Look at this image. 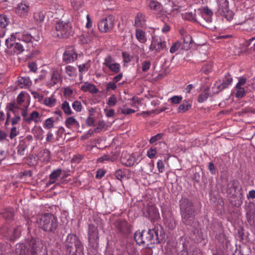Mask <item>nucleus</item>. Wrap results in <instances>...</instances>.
I'll return each mask as SVG.
<instances>
[{
    "instance_id": "nucleus-59",
    "label": "nucleus",
    "mask_w": 255,
    "mask_h": 255,
    "mask_svg": "<svg viewBox=\"0 0 255 255\" xmlns=\"http://www.w3.org/2000/svg\"><path fill=\"white\" fill-rule=\"evenodd\" d=\"M21 120V118L19 115H14L12 118H10V123L12 126L17 124Z\"/></svg>"
},
{
    "instance_id": "nucleus-12",
    "label": "nucleus",
    "mask_w": 255,
    "mask_h": 255,
    "mask_svg": "<svg viewBox=\"0 0 255 255\" xmlns=\"http://www.w3.org/2000/svg\"><path fill=\"white\" fill-rule=\"evenodd\" d=\"M13 35H15V38L19 41L23 43L25 46L30 43H32L33 40H39V37L36 38L33 37L30 33L27 31H23L21 32H15Z\"/></svg>"
},
{
    "instance_id": "nucleus-39",
    "label": "nucleus",
    "mask_w": 255,
    "mask_h": 255,
    "mask_svg": "<svg viewBox=\"0 0 255 255\" xmlns=\"http://www.w3.org/2000/svg\"><path fill=\"white\" fill-rule=\"evenodd\" d=\"M65 72L70 77H74L77 76V69L72 66H67L65 67Z\"/></svg>"
},
{
    "instance_id": "nucleus-23",
    "label": "nucleus",
    "mask_w": 255,
    "mask_h": 255,
    "mask_svg": "<svg viewBox=\"0 0 255 255\" xmlns=\"http://www.w3.org/2000/svg\"><path fill=\"white\" fill-rule=\"evenodd\" d=\"M56 103L57 99L55 95L52 94L50 97L43 98L41 104L49 108H52L56 106Z\"/></svg>"
},
{
    "instance_id": "nucleus-49",
    "label": "nucleus",
    "mask_w": 255,
    "mask_h": 255,
    "mask_svg": "<svg viewBox=\"0 0 255 255\" xmlns=\"http://www.w3.org/2000/svg\"><path fill=\"white\" fill-rule=\"evenodd\" d=\"M106 124L104 121H99L98 122L97 127L94 129V131L96 133L101 132L105 127Z\"/></svg>"
},
{
    "instance_id": "nucleus-7",
    "label": "nucleus",
    "mask_w": 255,
    "mask_h": 255,
    "mask_svg": "<svg viewBox=\"0 0 255 255\" xmlns=\"http://www.w3.org/2000/svg\"><path fill=\"white\" fill-rule=\"evenodd\" d=\"M27 253L30 255H47L46 252L43 251V245L39 239L32 238L28 243Z\"/></svg>"
},
{
    "instance_id": "nucleus-19",
    "label": "nucleus",
    "mask_w": 255,
    "mask_h": 255,
    "mask_svg": "<svg viewBox=\"0 0 255 255\" xmlns=\"http://www.w3.org/2000/svg\"><path fill=\"white\" fill-rule=\"evenodd\" d=\"M62 77L60 73L57 70H54L51 75V79L48 82V85L52 87L57 84H61Z\"/></svg>"
},
{
    "instance_id": "nucleus-13",
    "label": "nucleus",
    "mask_w": 255,
    "mask_h": 255,
    "mask_svg": "<svg viewBox=\"0 0 255 255\" xmlns=\"http://www.w3.org/2000/svg\"><path fill=\"white\" fill-rule=\"evenodd\" d=\"M88 230L89 242L93 248L96 247L99 240L97 228L94 225L90 224L89 225Z\"/></svg>"
},
{
    "instance_id": "nucleus-51",
    "label": "nucleus",
    "mask_w": 255,
    "mask_h": 255,
    "mask_svg": "<svg viewBox=\"0 0 255 255\" xmlns=\"http://www.w3.org/2000/svg\"><path fill=\"white\" fill-rule=\"evenodd\" d=\"M73 109L77 112H80L82 110V105L81 102L79 101H75L72 104Z\"/></svg>"
},
{
    "instance_id": "nucleus-6",
    "label": "nucleus",
    "mask_w": 255,
    "mask_h": 255,
    "mask_svg": "<svg viewBox=\"0 0 255 255\" xmlns=\"http://www.w3.org/2000/svg\"><path fill=\"white\" fill-rule=\"evenodd\" d=\"M121 66L110 54L107 55L102 63V71L108 75L117 74L121 72Z\"/></svg>"
},
{
    "instance_id": "nucleus-61",
    "label": "nucleus",
    "mask_w": 255,
    "mask_h": 255,
    "mask_svg": "<svg viewBox=\"0 0 255 255\" xmlns=\"http://www.w3.org/2000/svg\"><path fill=\"white\" fill-rule=\"evenodd\" d=\"M182 38L184 43L189 44L192 43L193 41L192 37L188 33H185V36H184Z\"/></svg>"
},
{
    "instance_id": "nucleus-26",
    "label": "nucleus",
    "mask_w": 255,
    "mask_h": 255,
    "mask_svg": "<svg viewBox=\"0 0 255 255\" xmlns=\"http://www.w3.org/2000/svg\"><path fill=\"white\" fill-rule=\"evenodd\" d=\"M65 126L68 128H78L80 124L74 117H69L66 119L65 121Z\"/></svg>"
},
{
    "instance_id": "nucleus-47",
    "label": "nucleus",
    "mask_w": 255,
    "mask_h": 255,
    "mask_svg": "<svg viewBox=\"0 0 255 255\" xmlns=\"http://www.w3.org/2000/svg\"><path fill=\"white\" fill-rule=\"evenodd\" d=\"M90 68V64L88 62L79 65L78 66L79 71L81 74L85 73L86 72H87Z\"/></svg>"
},
{
    "instance_id": "nucleus-9",
    "label": "nucleus",
    "mask_w": 255,
    "mask_h": 255,
    "mask_svg": "<svg viewBox=\"0 0 255 255\" xmlns=\"http://www.w3.org/2000/svg\"><path fill=\"white\" fill-rule=\"evenodd\" d=\"M28 106L25 107V109H22L21 116L22 117L23 122L26 124H30L32 122L37 124L41 121V116L36 111H32L28 114L27 109Z\"/></svg>"
},
{
    "instance_id": "nucleus-20",
    "label": "nucleus",
    "mask_w": 255,
    "mask_h": 255,
    "mask_svg": "<svg viewBox=\"0 0 255 255\" xmlns=\"http://www.w3.org/2000/svg\"><path fill=\"white\" fill-rule=\"evenodd\" d=\"M29 6L24 3H18L15 8V13L21 17H25L28 14Z\"/></svg>"
},
{
    "instance_id": "nucleus-36",
    "label": "nucleus",
    "mask_w": 255,
    "mask_h": 255,
    "mask_svg": "<svg viewBox=\"0 0 255 255\" xmlns=\"http://www.w3.org/2000/svg\"><path fill=\"white\" fill-rule=\"evenodd\" d=\"M61 108L64 114L66 115H71L73 114L69 103L67 101H64L61 106Z\"/></svg>"
},
{
    "instance_id": "nucleus-48",
    "label": "nucleus",
    "mask_w": 255,
    "mask_h": 255,
    "mask_svg": "<svg viewBox=\"0 0 255 255\" xmlns=\"http://www.w3.org/2000/svg\"><path fill=\"white\" fill-rule=\"evenodd\" d=\"M117 103V99L116 96L114 94L112 95L108 100L107 104L110 107L115 106Z\"/></svg>"
},
{
    "instance_id": "nucleus-14",
    "label": "nucleus",
    "mask_w": 255,
    "mask_h": 255,
    "mask_svg": "<svg viewBox=\"0 0 255 255\" xmlns=\"http://www.w3.org/2000/svg\"><path fill=\"white\" fill-rule=\"evenodd\" d=\"M246 82V78L243 77H240L239 78V81L235 86L236 90L235 96L236 98L241 99L246 96L247 91L245 90V88L243 87V86L245 84Z\"/></svg>"
},
{
    "instance_id": "nucleus-34",
    "label": "nucleus",
    "mask_w": 255,
    "mask_h": 255,
    "mask_svg": "<svg viewBox=\"0 0 255 255\" xmlns=\"http://www.w3.org/2000/svg\"><path fill=\"white\" fill-rule=\"evenodd\" d=\"M182 17L184 20H187L193 22H197L196 13L192 12H186L182 14Z\"/></svg>"
},
{
    "instance_id": "nucleus-17",
    "label": "nucleus",
    "mask_w": 255,
    "mask_h": 255,
    "mask_svg": "<svg viewBox=\"0 0 255 255\" xmlns=\"http://www.w3.org/2000/svg\"><path fill=\"white\" fill-rule=\"evenodd\" d=\"M239 188H241L240 182L237 180H232L228 182L227 185L226 191L228 194L231 196H233Z\"/></svg>"
},
{
    "instance_id": "nucleus-45",
    "label": "nucleus",
    "mask_w": 255,
    "mask_h": 255,
    "mask_svg": "<svg viewBox=\"0 0 255 255\" xmlns=\"http://www.w3.org/2000/svg\"><path fill=\"white\" fill-rule=\"evenodd\" d=\"M151 62L150 60H146L141 62V70L143 72L148 71L151 67Z\"/></svg>"
},
{
    "instance_id": "nucleus-63",
    "label": "nucleus",
    "mask_w": 255,
    "mask_h": 255,
    "mask_svg": "<svg viewBox=\"0 0 255 255\" xmlns=\"http://www.w3.org/2000/svg\"><path fill=\"white\" fill-rule=\"evenodd\" d=\"M157 167L159 172L163 173L164 170V164L161 160H159L157 163Z\"/></svg>"
},
{
    "instance_id": "nucleus-29",
    "label": "nucleus",
    "mask_w": 255,
    "mask_h": 255,
    "mask_svg": "<svg viewBox=\"0 0 255 255\" xmlns=\"http://www.w3.org/2000/svg\"><path fill=\"white\" fill-rule=\"evenodd\" d=\"M146 3L149 8L155 11H158L161 8V4L155 0H146Z\"/></svg>"
},
{
    "instance_id": "nucleus-15",
    "label": "nucleus",
    "mask_w": 255,
    "mask_h": 255,
    "mask_svg": "<svg viewBox=\"0 0 255 255\" xmlns=\"http://www.w3.org/2000/svg\"><path fill=\"white\" fill-rule=\"evenodd\" d=\"M116 228L119 232L124 236H127L130 233L129 225L126 220H118Z\"/></svg>"
},
{
    "instance_id": "nucleus-41",
    "label": "nucleus",
    "mask_w": 255,
    "mask_h": 255,
    "mask_svg": "<svg viewBox=\"0 0 255 255\" xmlns=\"http://www.w3.org/2000/svg\"><path fill=\"white\" fill-rule=\"evenodd\" d=\"M44 131L41 127H39L35 128L33 131L34 137L38 140H42L44 137Z\"/></svg>"
},
{
    "instance_id": "nucleus-4",
    "label": "nucleus",
    "mask_w": 255,
    "mask_h": 255,
    "mask_svg": "<svg viewBox=\"0 0 255 255\" xmlns=\"http://www.w3.org/2000/svg\"><path fill=\"white\" fill-rule=\"evenodd\" d=\"M39 227L45 232H53L58 227L57 218L52 214L45 213L37 218Z\"/></svg>"
},
{
    "instance_id": "nucleus-50",
    "label": "nucleus",
    "mask_w": 255,
    "mask_h": 255,
    "mask_svg": "<svg viewBox=\"0 0 255 255\" xmlns=\"http://www.w3.org/2000/svg\"><path fill=\"white\" fill-rule=\"evenodd\" d=\"M182 99L181 96H174L169 99L168 101L172 104H178L182 101Z\"/></svg>"
},
{
    "instance_id": "nucleus-5",
    "label": "nucleus",
    "mask_w": 255,
    "mask_h": 255,
    "mask_svg": "<svg viewBox=\"0 0 255 255\" xmlns=\"http://www.w3.org/2000/svg\"><path fill=\"white\" fill-rule=\"evenodd\" d=\"M74 245L76 250L72 255H84V246L79 238L75 234H69L65 242L66 250L71 254L73 246Z\"/></svg>"
},
{
    "instance_id": "nucleus-27",
    "label": "nucleus",
    "mask_w": 255,
    "mask_h": 255,
    "mask_svg": "<svg viewBox=\"0 0 255 255\" xmlns=\"http://www.w3.org/2000/svg\"><path fill=\"white\" fill-rule=\"evenodd\" d=\"M38 156L40 160L45 163H47L51 158L50 151L47 149H43L39 153Z\"/></svg>"
},
{
    "instance_id": "nucleus-24",
    "label": "nucleus",
    "mask_w": 255,
    "mask_h": 255,
    "mask_svg": "<svg viewBox=\"0 0 255 255\" xmlns=\"http://www.w3.org/2000/svg\"><path fill=\"white\" fill-rule=\"evenodd\" d=\"M134 25L137 28H142L145 25V15L138 13L135 17Z\"/></svg>"
},
{
    "instance_id": "nucleus-22",
    "label": "nucleus",
    "mask_w": 255,
    "mask_h": 255,
    "mask_svg": "<svg viewBox=\"0 0 255 255\" xmlns=\"http://www.w3.org/2000/svg\"><path fill=\"white\" fill-rule=\"evenodd\" d=\"M233 82V78L231 75L228 73L225 74L224 78L223 80L222 83L218 86V89L220 91L228 88L229 86L231 85Z\"/></svg>"
},
{
    "instance_id": "nucleus-16",
    "label": "nucleus",
    "mask_w": 255,
    "mask_h": 255,
    "mask_svg": "<svg viewBox=\"0 0 255 255\" xmlns=\"http://www.w3.org/2000/svg\"><path fill=\"white\" fill-rule=\"evenodd\" d=\"M121 162L126 166H132L136 162L134 155L130 154L127 152H123L121 158Z\"/></svg>"
},
{
    "instance_id": "nucleus-8",
    "label": "nucleus",
    "mask_w": 255,
    "mask_h": 255,
    "mask_svg": "<svg viewBox=\"0 0 255 255\" xmlns=\"http://www.w3.org/2000/svg\"><path fill=\"white\" fill-rule=\"evenodd\" d=\"M218 4V12L222 16L225 17L227 20H231L234 16L233 11L229 8L228 0H216Z\"/></svg>"
},
{
    "instance_id": "nucleus-64",
    "label": "nucleus",
    "mask_w": 255,
    "mask_h": 255,
    "mask_svg": "<svg viewBox=\"0 0 255 255\" xmlns=\"http://www.w3.org/2000/svg\"><path fill=\"white\" fill-rule=\"evenodd\" d=\"M73 93V90L69 87L65 88L63 91L64 95L66 97H70Z\"/></svg>"
},
{
    "instance_id": "nucleus-30",
    "label": "nucleus",
    "mask_w": 255,
    "mask_h": 255,
    "mask_svg": "<svg viewBox=\"0 0 255 255\" xmlns=\"http://www.w3.org/2000/svg\"><path fill=\"white\" fill-rule=\"evenodd\" d=\"M135 37L141 43H145L147 41V38L145 31L140 28L135 30Z\"/></svg>"
},
{
    "instance_id": "nucleus-35",
    "label": "nucleus",
    "mask_w": 255,
    "mask_h": 255,
    "mask_svg": "<svg viewBox=\"0 0 255 255\" xmlns=\"http://www.w3.org/2000/svg\"><path fill=\"white\" fill-rule=\"evenodd\" d=\"M164 222L166 226L170 230H173L176 226L175 220L172 216L164 218Z\"/></svg>"
},
{
    "instance_id": "nucleus-56",
    "label": "nucleus",
    "mask_w": 255,
    "mask_h": 255,
    "mask_svg": "<svg viewBox=\"0 0 255 255\" xmlns=\"http://www.w3.org/2000/svg\"><path fill=\"white\" fill-rule=\"evenodd\" d=\"M13 211L11 210H5L3 213V217L6 220H12L13 218Z\"/></svg>"
},
{
    "instance_id": "nucleus-57",
    "label": "nucleus",
    "mask_w": 255,
    "mask_h": 255,
    "mask_svg": "<svg viewBox=\"0 0 255 255\" xmlns=\"http://www.w3.org/2000/svg\"><path fill=\"white\" fill-rule=\"evenodd\" d=\"M181 44L179 42L176 41L174 42L170 48V52L172 54L174 53L179 49Z\"/></svg>"
},
{
    "instance_id": "nucleus-62",
    "label": "nucleus",
    "mask_w": 255,
    "mask_h": 255,
    "mask_svg": "<svg viewBox=\"0 0 255 255\" xmlns=\"http://www.w3.org/2000/svg\"><path fill=\"white\" fill-rule=\"evenodd\" d=\"M32 95L35 99H37L38 102L42 103L43 99V96L42 94H39L37 92H33L32 93Z\"/></svg>"
},
{
    "instance_id": "nucleus-18",
    "label": "nucleus",
    "mask_w": 255,
    "mask_h": 255,
    "mask_svg": "<svg viewBox=\"0 0 255 255\" xmlns=\"http://www.w3.org/2000/svg\"><path fill=\"white\" fill-rule=\"evenodd\" d=\"M77 59V54L73 49H67L63 55V60L66 63H70Z\"/></svg>"
},
{
    "instance_id": "nucleus-46",
    "label": "nucleus",
    "mask_w": 255,
    "mask_h": 255,
    "mask_svg": "<svg viewBox=\"0 0 255 255\" xmlns=\"http://www.w3.org/2000/svg\"><path fill=\"white\" fill-rule=\"evenodd\" d=\"M191 106L187 102H184L181 104L178 108V112L179 113H185L187 111Z\"/></svg>"
},
{
    "instance_id": "nucleus-25",
    "label": "nucleus",
    "mask_w": 255,
    "mask_h": 255,
    "mask_svg": "<svg viewBox=\"0 0 255 255\" xmlns=\"http://www.w3.org/2000/svg\"><path fill=\"white\" fill-rule=\"evenodd\" d=\"M20 109V106H18L16 103H8L6 104L5 110L6 113L11 115L12 113L13 115H19L18 110Z\"/></svg>"
},
{
    "instance_id": "nucleus-54",
    "label": "nucleus",
    "mask_w": 255,
    "mask_h": 255,
    "mask_svg": "<svg viewBox=\"0 0 255 255\" xmlns=\"http://www.w3.org/2000/svg\"><path fill=\"white\" fill-rule=\"evenodd\" d=\"M115 175L117 179L122 181L123 178L126 176V172L124 170L118 169L116 171Z\"/></svg>"
},
{
    "instance_id": "nucleus-33",
    "label": "nucleus",
    "mask_w": 255,
    "mask_h": 255,
    "mask_svg": "<svg viewBox=\"0 0 255 255\" xmlns=\"http://www.w3.org/2000/svg\"><path fill=\"white\" fill-rule=\"evenodd\" d=\"M45 16V12L43 10H38L33 14L34 19L37 22H41L43 21Z\"/></svg>"
},
{
    "instance_id": "nucleus-21",
    "label": "nucleus",
    "mask_w": 255,
    "mask_h": 255,
    "mask_svg": "<svg viewBox=\"0 0 255 255\" xmlns=\"http://www.w3.org/2000/svg\"><path fill=\"white\" fill-rule=\"evenodd\" d=\"M62 173L63 170L60 168L54 170L49 175V180L46 183V186H49L56 183L58 178L62 175Z\"/></svg>"
},
{
    "instance_id": "nucleus-2",
    "label": "nucleus",
    "mask_w": 255,
    "mask_h": 255,
    "mask_svg": "<svg viewBox=\"0 0 255 255\" xmlns=\"http://www.w3.org/2000/svg\"><path fill=\"white\" fill-rule=\"evenodd\" d=\"M180 213L182 222L187 225H191L195 218V209L192 202L186 198L180 201Z\"/></svg>"
},
{
    "instance_id": "nucleus-1",
    "label": "nucleus",
    "mask_w": 255,
    "mask_h": 255,
    "mask_svg": "<svg viewBox=\"0 0 255 255\" xmlns=\"http://www.w3.org/2000/svg\"><path fill=\"white\" fill-rule=\"evenodd\" d=\"M134 240L139 245L142 244H158L161 243L164 239V235L160 225H157L152 229L148 231H138L134 233Z\"/></svg>"
},
{
    "instance_id": "nucleus-53",
    "label": "nucleus",
    "mask_w": 255,
    "mask_h": 255,
    "mask_svg": "<svg viewBox=\"0 0 255 255\" xmlns=\"http://www.w3.org/2000/svg\"><path fill=\"white\" fill-rule=\"evenodd\" d=\"M163 133H158L156 135L152 136L150 140H149V142L150 144H153L155 143L156 142L159 140H160L162 137H163Z\"/></svg>"
},
{
    "instance_id": "nucleus-31",
    "label": "nucleus",
    "mask_w": 255,
    "mask_h": 255,
    "mask_svg": "<svg viewBox=\"0 0 255 255\" xmlns=\"http://www.w3.org/2000/svg\"><path fill=\"white\" fill-rule=\"evenodd\" d=\"M118 158L116 154H104L97 159L98 163H104L105 162H114Z\"/></svg>"
},
{
    "instance_id": "nucleus-11",
    "label": "nucleus",
    "mask_w": 255,
    "mask_h": 255,
    "mask_svg": "<svg viewBox=\"0 0 255 255\" xmlns=\"http://www.w3.org/2000/svg\"><path fill=\"white\" fill-rule=\"evenodd\" d=\"M149 49L157 53L162 50H167L166 42L159 36H153Z\"/></svg>"
},
{
    "instance_id": "nucleus-3",
    "label": "nucleus",
    "mask_w": 255,
    "mask_h": 255,
    "mask_svg": "<svg viewBox=\"0 0 255 255\" xmlns=\"http://www.w3.org/2000/svg\"><path fill=\"white\" fill-rule=\"evenodd\" d=\"M73 33L71 23L62 20L56 21L51 30V34L54 38H67Z\"/></svg>"
},
{
    "instance_id": "nucleus-38",
    "label": "nucleus",
    "mask_w": 255,
    "mask_h": 255,
    "mask_svg": "<svg viewBox=\"0 0 255 255\" xmlns=\"http://www.w3.org/2000/svg\"><path fill=\"white\" fill-rule=\"evenodd\" d=\"M9 23V19L6 15L0 14V28L6 27Z\"/></svg>"
},
{
    "instance_id": "nucleus-10",
    "label": "nucleus",
    "mask_w": 255,
    "mask_h": 255,
    "mask_svg": "<svg viewBox=\"0 0 255 255\" xmlns=\"http://www.w3.org/2000/svg\"><path fill=\"white\" fill-rule=\"evenodd\" d=\"M114 21L115 18L111 15L102 19L98 23L99 30L102 33L110 32L114 27Z\"/></svg>"
},
{
    "instance_id": "nucleus-58",
    "label": "nucleus",
    "mask_w": 255,
    "mask_h": 255,
    "mask_svg": "<svg viewBox=\"0 0 255 255\" xmlns=\"http://www.w3.org/2000/svg\"><path fill=\"white\" fill-rule=\"evenodd\" d=\"M19 133V132L17 130L16 127H13L11 128V130L10 131L9 137L10 139H12L15 136H16Z\"/></svg>"
},
{
    "instance_id": "nucleus-52",
    "label": "nucleus",
    "mask_w": 255,
    "mask_h": 255,
    "mask_svg": "<svg viewBox=\"0 0 255 255\" xmlns=\"http://www.w3.org/2000/svg\"><path fill=\"white\" fill-rule=\"evenodd\" d=\"M157 152L156 149L154 147H151L147 151V156L150 159L154 158Z\"/></svg>"
},
{
    "instance_id": "nucleus-40",
    "label": "nucleus",
    "mask_w": 255,
    "mask_h": 255,
    "mask_svg": "<svg viewBox=\"0 0 255 255\" xmlns=\"http://www.w3.org/2000/svg\"><path fill=\"white\" fill-rule=\"evenodd\" d=\"M27 145L23 140H20L17 147V153L20 155H23L25 154V151Z\"/></svg>"
},
{
    "instance_id": "nucleus-43",
    "label": "nucleus",
    "mask_w": 255,
    "mask_h": 255,
    "mask_svg": "<svg viewBox=\"0 0 255 255\" xmlns=\"http://www.w3.org/2000/svg\"><path fill=\"white\" fill-rule=\"evenodd\" d=\"M54 120L53 118L47 119L43 124V126L45 129H50L54 127Z\"/></svg>"
},
{
    "instance_id": "nucleus-60",
    "label": "nucleus",
    "mask_w": 255,
    "mask_h": 255,
    "mask_svg": "<svg viewBox=\"0 0 255 255\" xmlns=\"http://www.w3.org/2000/svg\"><path fill=\"white\" fill-rule=\"evenodd\" d=\"M198 11H200L201 14H205L207 15H213V12L209 9L207 6L204 7V8L202 9V11H201L200 9H198Z\"/></svg>"
},
{
    "instance_id": "nucleus-55",
    "label": "nucleus",
    "mask_w": 255,
    "mask_h": 255,
    "mask_svg": "<svg viewBox=\"0 0 255 255\" xmlns=\"http://www.w3.org/2000/svg\"><path fill=\"white\" fill-rule=\"evenodd\" d=\"M25 94L24 92H21L17 97L16 98V104L20 106H21L24 101Z\"/></svg>"
},
{
    "instance_id": "nucleus-42",
    "label": "nucleus",
    "mask_w": 255,
    "mask_h": 255,
    "mask_svg": "<svg viewBox=\"0 0 255 255\" xmlns=\"http://www.w3.org/2000/svg\"><path fill=\"white\" fill-rule=\"evenodd\" d=\"M23 45V43L21 42H15L14 45V51L17 54L22 53L24 50V47H26Z\"/></svg>"
},
{
    "instance_id": "nucleus-28",
    "label": "nucleus",
    "mask_w": 255,
    "mask_h": 255,
    "mask_svg": "<svg viewBox=\"0 0 255 255\" xmlns=\"http://www.w3.org/2000/svg\"><path fill=\"white\" fill-rule=\"evenodd\" d=\"M81 89L82 91L87 92H89L92 94H96L98 90L95 87V86L93 84H90L88 82L85 83L81 87Z\"/></svg>"
},
{
    "instance_id": "nucleus-44",
    "label": "nucleus",
    "mask_w": 255,
    "mask_h": 255,
    "mask_svg": "<svg viewBox=\"0 0 255 255\" xmlns=\"http://www.w3.org/2000/svg\"><path fill=\"white\" fill-rule=\"evenodd\" d=\"M14 33L11 34L10 37L5 40V44L8 48H11L15 44L14 41L17 39L15 38V35H13Z\"/></svg>"
},
{
    "instance_id": "nucleus-32",
    "label": "nucleus",
    "mask_w": 255,
    "mask_h": 255,
    "mask_svg": "<svg viewBox=\"0 0 255 255\" xmlns=\"http://www.w3.org/2000/svg\"><path fill=\"white\" fill-rule=\"evenodd\" d=\"M17 83L20 88H27L31 85V82L28 77H19Z\"/></svg>"
},
{
    "instance_id": "nucleus-37",
    "label": "nucleus",
    "mask_w": 255,
    "mask_h": 255,
    "mask_svg": "<svg viewBox=\"0 0 255 255\" xmlns=\"http://www.w3.org/2000/svg\"><path fill=\"white\" fill-rule=\"evenodd\" d=\"M209 96V88H206L199 95L198 97V102L202 103L205 102Z\"/></svg>"
}]
</instances>
